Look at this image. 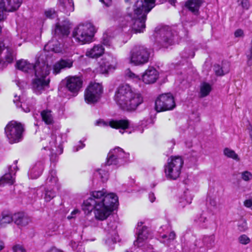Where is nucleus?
Masks as SVG:
<instances>
[{
  "instance_id": "37",
  "label": "nucleus",
  "mask_w": 252,
  "mask_h": 252,
  "mask_svg": "<svg viewBox=\"0 0 252 252\" xmlns=\"http://www.w3.org/2000/svg\"><path fill=\"white\" fill-rule=\"evenodd\" d=\"M194 221L197 225L203 228L206 227L208 220L205 214H202L200 216L195 219Z\"/></svg>"
},
{
  "instance_id": "53",
  "label": "nucleus",
  "mask_w": 252,
  "mask_h": 252,
  "mask_svg": "<svg viewBox=\"0 0 252 252\" xmlns=\"http://www.w3.org/2000/svg\"><path fill=\"white\" fill-rule=\"evenodd\" d=\"M204 242H206L207 241H209L210 246H208V247H210V246H211L212 243H214V236L206 237L204 238Z\"/></svg>"
},
{
  "instance_id": "3",
  "label": "nucleus",
  "mask_w": 252,
  "mask_h": 252,
  "mask_svg": "<svg viewBox=\"0 0 252 252\" xmlns=\"http://www.w3.org/2000/svg\"><path fill=\"white\" fill-rule=\"evenodd\" d=\"M115 100L122 109L126 111L135 110L143 102L141 94L133 92L127 84L118 87L115 93Z\"/></svg>"
},
{
  "instance_id": "62",
  "label": "nucleus",
  "mask_w": 252,
  "mask_h": 252,
  "mask_svg": "<svg viewBox=\"0 0 252 252\" xmlns=\"http://www.w3.org/2000/svg\"><path fill=\"white\" fill-rule=\"evenodd\" d=\"M4 248V244L2 241L0 240V251Z\"/></svg>"
},
{
  "instance_id": "48",
  "label": "nucleus",
  "mask_w": 252,
  "mask_h": 252,
  "mask_svg": "<svg viewBox=\"0 0 252 252\" xmlns=\"http://www.w3.org/2000/svg\"><path fill=\"white\" fill-rule=\"evenodd\" d=\"M80 213V211L78 209H75L73 210L70 214V215L67 216L68 220H71L72 219L75 218L76 216Z\"/></svg>"
},
{
  "instance_id": "45",
  "label": "nucleus",
  "mask_w": 252,
  "mask_h": 252,
  "mask_svg": "<svg viewBox=\"0 0 252 252\" xmlns=\"http://www.w3.org/2000/svg\"><path fill=\"white\" fill-rule=\"evenodd\" d=\"M45 15L47 18L53 19L57 16V14L55 11L53 9H50L45 12Z\"/></svg>"
},
{
  "instance_id": "58",
  "label": "nucleus",
  "mask_w": 252,
  "mask_h": 252,
  "mask_svg": "<svg viewBox=\"0 0 252 252\" xmlns=\"http://www.w3.org/2000/svg\"><path fill=\"white\" fill-rule=\"evenodd\" d=\"M100 1L106 6H109L111 4V0H100Z\"/></svg>"
},
{
  "instance_id": "50",
  "label": "nucleus",
  "mask_w": 252,
  "mask_h": 252,
  "mask_svg": "<svg viewBox=\"0 0 252 252\" xmlns=\"http://www.w3.org/2000/svg\"><path fill=\"white\" fill-rule=\"evenodd\" d=\"M85 146V144L83 143L81 141H79V144L73 147V151L74 152L78 151L80 149H83Z\"/></svg>"
},
{
  "instance_id": "29",
  "label": "nucleus",
  "mask_w": 252,
  "mask_h": 252,
  "mask_svg": "<svg viewBox=\"0 0 252 252\" xmlns=\"http://www.w3.org/2000/svg\"><path fill=\"white\" fill-rule=\"evenodd\" d=\"M62 9L66 14L69 13L74 10V3L72 0H59Z\"/></svg>"
},
{
  "instance_id": "61",
  "label": "nucleus",
  "mask_w": 252,
  "mask_h": 252,
  "mask_svg": "<svg viewBox=\"0 0 252 252\" xmlns=\"http://www.w3.org/2000/svg\"><path fill=\"white\" fill-rule=\"evenodd\" d=\"M47 252H63V251L59 250L56 248H52L49 250Z\"/></svg>"
},
{
  "instance_id": "41",
  "label": "nucleus",
  "mask_w": 252,
  "mask_h": 252,
  "mask_svg": "<svg viewBox=\"0 0 252 252\" xmlns=\"http://www.w3.org/2000/svg\"><path fill=\"white\" fill-rule=\"evenodd\" d=\"M239 242L242 245H247L251 242L250 238L245 234L241 235L238 238Z\"/></svg>"
},
{
  "instance_id": "8",
  "label": "nucleus",
  "mask_w": 252,
  "mask_h": 252,
  "mask_svg": "<svg viewBox=\"0 0 252 252\" xmlns=\"http://www.w3.org/2000/svg\"><path fill=\"white\" fill-rule=\"evenodd\" d=\"M129 157V153H126L119 147H116L110 150L108 154L106 164L117 167L123 164Z\"/></svg>"
},
{
  "instance_id": "49",
  "label": "nucleus",
  "mask_w": 252,
  "mask_h": 252,
  "mask_svg": "<svg viewBox=\"0 0 252 252\" xmlns=\"http://www.w3.org/2000/svg\"><path fill=\"white\" fill-rule=\"evenodd\" d=\"M179 177V174H165L167 180L172 181L177 180Z\"/></svg>"
},
{
  "instance_id": "15",
  "label": "nucleus",
  "mask_w": 252,
  "mask_h": 252,
  "mask_svg": "<svg viewBox=\"0 0 252 252\" xmlns=\"http://www.w3.org/2000/svg\"><path fill=\"white\" fill-rule=\"evenodd\" d=\"M15 58L14 50L5 47L3 42H0V64L6 65V63H11Z\"/></svg>"
},
{
  "instance_id": "21",
  "label": "nucleus",
  "mask_w": 252,
  "mask_h": 252,
  "mask_svg": "<svg viewBox=\"0 0 252 252\" xmlns=\"http://www.w3.org/2000/svg\"><path fill=\"white\" fill-rule=\"evenodd\" d=\"M73 61L70 59H61L53 65V73H59L62 69L71 68L73 65Z\"/></svg>"
},
{
  "instance_id": "39",
  "label": "nucleus",
  "mask_w": 252,
  "mask_h": 252,
  "mask_svg": "<svg viewBox=\"0 0 252 252\" xmlns=\"http://www.w3.org/2000/svg\"><path fill=\"white\" fill-rule=\"evenodd\" d=\"M223 154L227 158H231L236 160H239L238 156L235 152L233 150L228 148H226L224 149Z\"/></svg>"
},
{
  "instance_id": "25",
  "label": "nucleus",
  "mask_w": 252,
  "mask_h": 252,
  "mask_svg": "<svg viewBox=\"0 0 252 252\" xmlns=\"http://www.w3.org/2000/svg\"><path fill=\"white\" fill-rule=\"evenodd\" d=\"M104 52V48L101 44L95 45L92 48L88 49L86 52L87 57L92 58H97L101 56Z\"/></svg>"
},
{
  "instance_id": "63",
  "label": "nucleus",
  "mask_w": 252,
  "mask_h": 252,
  "mask_svg": "<svg viewBox=\"0 0 252 252\" xmlns=\"http://www.w3.org/2000/svg\"><path fill=\"white\" fill-rule=\"evenodd\" d=\"M210 204H211V205L212 206H213L214 207H215L216 206V205H217L216 202L215 201H214V200L211 201Z\"/></svg>"
},
{
  "instance_id": "17",
  "label": "nucleus",
  "mask_w": 252,
  "mask_h": 252,
  "mask_svg": "<svg viewBox=\"0 0 252 252\" xmlns=\"http://www.w3.org/2000/svg\"><path fill=\"white\" fill-rule=\"evenodd\" d=\"M184 161L180 157H175L171 158L170 161L164 166L165 173H179L182 168Z\"/></svg>"
},
{
  "instance_id": "7",
  "label": "nucleus",
  "mask_w": 252,
  "mask_h": 252,
  "mask_svg": "<svg viewBox=\"0 0 252 252\" xmlns=\"http://www.w3.org/2000/svg\"><path fill=\"white\" fill-rule=\"evenodd\" d=\"M24 131L23 126L14 121L10 122L5 127L6 136L11 144L21 141L23 139Z\"/></svg>"
},
{
  "instance_id": "4",
  "label": "nucleus",
  "mask_w": 252,
  "mask_h": 252,
  "mask_svg": "<svg viewBox=\"0 0 252 252\" xmlns=\"http://www.w3.org/2000/svg\"><path fill=\"white\" fill-rule=\"evenodd\" d=\"M126 2L132 6L133 10V12L128 13L131 18V32L135 33L143 32L146 27L147 14L151 11V8L142 9L141 6H143V3L138 0H126ZM130 8V6L128 8L129 10Z\"/></svg>"
},
{
  "instance_id": "59",
  "label": "nucleus",
  "mask_w": 252,
  "mask_h": 252,
  "mask_svg": "<svg viewBox=\"0 0 252 252\" xmlns=\"http://www.w3.org/2000/svg\"><path fill=\"white\" fill-rule=\"evenodd\" d=\"M149 198L151 202H153L156 199L155 194L153 193H150L149 194Z\"/></svg>"
},
{
  "instance_id": "24",
  "label": "nucleus",
  "mask_w": 252,
  "mask_h": 252,
  "mask_svg": "<svg viewBox=\"0 0 252 252\" xmlns=\"http://www.w3.org/2000/svg\"><path fill=\"white\" fill-rule=\"evenodd\" d=\"M13 221L19 227H24L31 221L30 219L23 213L18 212L13 214Z\"/></svg>"
},
{
  "instance_id": "5",
  "label": "nucleus",
  "mask_w": 252,
  "mask_h": 252,
  "mask_svg": "<svg viewBox=\"0 0 252 252\" xmlns=\"http://www.w3.org/2000/svg\"><path fill=\"white\" fill-rule=\"evenodd\" d=\"M95 32L94 27L91 23H81L76 27L73 31L72 36L76 41L82 44L92 41Z\"/></svg>"
},
{
  "instance_id": "64",
  "label": "nucleus",
  "mask_w": 252,
  "mask_h": 252,
  "mask_svg": "<svg viewBox=\"0 0 252 252\" xmlns=\"http://www.w3.org/2000/svg\"><path fill=\"white\" fill-rule=\"evenodd\" d=\"M176 0H169V2L172 5H174L176 2Z\"/></svg>"
},
{
  "instance_id": "30",
  "label": "nucleus",
  "mask_w": 252,
  "mask_h": 252,
  "mask_svg": "<svg viewBox=\"0 0 252 252\" xmlns=\"http://www.w3.org/2000/svg\"><path fill=\"white\" fill-rule=\"evenodd\" d=\"M13 215L8 212H4L1 214V218L0 219V227H4L6 224L13 221Z\"/></svg>"
},
{
  "instance_id": "32",
  "label": "nucleus",
  "mask_w": 252,
  "mask_h": 252,
  "mask_svg": "<svg viewBox=\"0 0 252 252\" xmlns=\"http://www.w3.org/2000/svg\"><path fill=\"white\" fill-rule=\"evenodd\" d=\"M212 90L211 85L206 82H202L200 86L199 95L201 97H204L209 95Z\"/></svg>"
},
{
  "instance_id": "13",
  "label": "nucleus",
  "mask_w": 252,
  "mask_h": 252,
  "mask_svg": "<svg viewBox=\"0 0 252 252\" xmlns=\"http://www.w3.org/2000/svg\"><path fill=\"white\" fill-rule=\"evenodd\" d=\"M135 234L137 237L136 241L134 242V245L138 247H142L145 244L150 236L147 227L143 226L142 222L137 223Z\"/></svg>"
},
{
  "instance_id": "46",
  "label": "nucleus",
  "mask_w": 252,
  "mask_h": 252,
  "mask_svg": "<svg viewBox=\"0 0 252 252\" xmlns=\"http://www.w3.org/2000/svg\"><path fill=\"white\" fill-rule=\"evenodd\" d=\"M244 205L247 208L252 209V194L244 201Z\"/></svg>"
},
{
  "instance_id": "33",
  "label": "nucleus",
  "mask_w": 252,
  "mask_h": 252,
  "mask_svg": "<svg viewBox=\"0 0 252 252\" xmlns=\"http://www.w3.org/2000/svg\"><path fill=\"white\" fill-rule=\"evenodd\" d=\"M15 174H4L0 178V187L4 186L5 184H13L15 182Z\"/></svg>"
},
{
  "instance_id": "36",
  "label": "nucleus",
  "mask_w": 252,
  "mask_h": 252,
  "mask_svg": "<svg viewBox=\"0 0 252 252\" xmlns=\"http://www.w3.org/2000/svg\"><path fill=\"white\" fill-rule=\"evenodd\" d=\"M58 226L55 223L49 224L46 229V234L47 236H53L57 233Z\"/></svg>"
},
{
  "instance_id": "34",
  "label": "nucleus",
  "mask_w": 252,
  "mask_h": 252,
  "mask_svg": "<svg viewBox=\"0 0 252 252\" xmlns=\"http://www.w3.org/2000/svg\"><path fill=\"white\" fill-rule=\"evenodd\" d=\"M43 121L47 125L52 124L53 122V117L52 111L49 110H44L41 112Z\"/></svg>"
},
{
  "instance_id": "9",
  "label": "nucleus",
  "mask_w": 252,
  "mask_h": 252,
  "mask_svg": "<svg viewBox=\"0 0 252 252\" xmlns=\"http://www.w3.org/2000/svg\"><path fill=\"white\" fill-rule=\"evenodd\" d=\"M150 52L143 46H135L130 51V62L135 65H142L149 61Z\"/></svg>"
},
{
  "instance_id": "35",
  "label": "nucleus",
  "mask_w": 252,
  "mask_h": 252,
  "mask_svg": "<svg viewBox=\"0 0 252 252\" xmlns=\"http://www.w3.org/2000/svg\"><path fill=\"white\" fill-rule=\"evenodd\" d=\"M56 188H47L45 190L44 198L47 202L50 201L56 195Z\"/></svg>"
},
{
  "instance_id": "47",
  "label": "nucleus",
  "mask_w": 252,
  "mask_h": 252,
  "mask_svg": "<svg viewBox=\"0 0 252 252\" xmlns=\"http://www.w3.org/2000/svg\"><path fill=\"white\" fill-rule=\"evenodd\" d=\"M13 252H26L25 249L23 247L20 245H17L13 247Z\"/></svg>"
},
{
  "instance_id": "18",
  "label": "nucleus",
  "mask_w": 252,
  "mask_h": 252,
  "mask_svg": "<svg viewBox=\"0 0 252 252\" xmlns=\"http://www.w3.org/2000/svg\"><path fill=\"white\" fill-rule=\"evenodd\" d=\"M116 65V58L111 54L106 55L100 63L101 71L103 73H106L111 69H114Z\"/></svg>"
},
{
  "instance_id": "19",
  "label": "nucleus",
  "mask_w": 252,
  "mask_h": 252,
  "mask_svg": "<svg viewBox=\"0 0 252 252\" xmlns=\"http://www.w3.org/2000/svg\"><path fill=\"white\" fill-rule=\"evenodd\" d=\"M82 86V81L78 77H71L66 80V87L73 96H76Z\"/></svg>"
},
{
  "instance_id": "11",
  "label": "nucleus",
  "mask_w": 252,
  "mask_h": 252,
  "mask_svg": "<svg viewBox=\"0 0 252 252\" xmlns=\"http://www.w3.org/2000/svg\"><path fill=\"white\" fill-rule=\"evenodd\" d=\"M103 92L102 86L97 83H91L84 92V98L86 103L92 104L97 102Z\"/></svg>"
},
{
  "instance_id": "14",
  "label": "nucleus",
  "mask_w": 252,
  "mask_h": 252,
  "mask_svg": "<svg viewBox=\"0 0 252 252\" xmlns=\"http://www.w3.org/2000/svg\"><path fill=\"white\" fill-rule=\"evenodd\" d=\"M158 233L159 241L166 245H169L176 238L175 232L171 230L170 226L168 225L161 226Z\"/></svg>"
},
{
  "instance_id": "20",
  "label": "nucleus",
  "mask_w": 252,
  "mask_h": 252,
  "mask_svg": "<svg viewBox=\"0 0 252 252\" xmlns=\"http://www.w3.org/2000/svg\"><path fill=\"white\" fill-rule=\"evenodd\" d=\"M158 78V72L153 67H149L142 75V81L147 84L154 83Z\"/></svg>"
},
{
  "instance_id": "6",
  "label": "nucleus",
  "mask_w": 252,
  "mask_h": 252,
  "mask_svg": "<svg viewBox=\"0 0 252 252\" xmlns=\"http://www.w3.org/2000/svg\"><path fill=\"white\" fill-rule=\"evenodd\" d=\"M175 35L176 32L166 26L157 27L154 33L156 42L164 48H167L173 44Z\"/></svg>"
},
{
  "instance_id": "31",
  "label": "nucleus",
  "mask_w": 252,
  "mask_h": 252,
  "mask_svg": "<svg viewBox=\"0 0 252 252\" xmlns=\"http://www.w3.org/2000/svg\"><path fill=\"white\" fill-rule=\"evenodd\" d=\"M58 178L56 174H50L46 179V185L48 188H55L57 190L60 188V185L58 183Z\"/></svg>"
},
{
  "instance_id": "51",
  "label": "nucleus",
  "mask_w": 252,
  "mask_h": 252,
  "mask_svg": "<svg viewBox=\"0 0 252 252\" xmlns=\"http://www.w3.org/2000/svg\"><path fill=\"white\" fill-rule=\"evenodd\" d=\"M238 1L241 2L242 6L246 9H248L250 6L249 0H238Z\"/></svg>"
},
{
  "instance_id": "42",
  "label": "nucleus",
  "mask_w": 252,
  "mask_h": 252,
  "mask_svg": "<svg viewBox=\"0 0 252 252\" xmlns=\"http://www.w3.org/2000/svg\"><path fill=\"white\" fill-rule=\"evenodd\" d=\"M126 76L129 77V78L134 79L135 81H138L141 79V77L140 76L137 75L132 72L129 69H127L126 70Z\"/></svg>"
},
{
  "instance_id": "2",
  "label": "nucleus",
  "mask_w": 252,
  "mask_h": 252,
  "mask_svg": "<svg viewBox=\"0 0 252 252\" xmlns=\"http://www.w3.org/2000/svg\"><path fill=\"white\" fill-rule=\"evenodd\" d=\"M16 67L25 72H32L34 70L35 78L32 81V87L35 93L40 94L49 87L50 80L48 76L51 66L46 62L39 59L33 65L26 60H21L16 62Z\"/></svg>"
},
{
  "instance_id": "28",
  "label": "nucleus",
  "mask_w": 252,
  "mask_h": 252,
  "mask_svg": "<svg viewBox=\"0 0 252 252\" xmlns=\"http://www.w3.org/2000/svg\"><path fill=\"white\" fill-rule=\"evenodd\" d=\"M69 33V28L67 26L57 24L55 29V35L59 38L67 36Z\"/></svg>"
},
{
  "instance_id": "60",
  "label": "nucleus",
  "mask_w": 252,
  "mask_h": 252,
  "mask_svg": "<svg viewBox=\"0 0 252 252\" xmlns=\"http://www.w3.org/2000/svg\"><path fill=\"white\" fill-rule=\"evenodd\" d=\"M28 175H29V178L30 179H37L39 177V174H28Z\"/></svg>"
},
{
  "instance_id": "10",
  "label": "nucleus",
  "mask_w": 252,
  "mask_h": 252,
  "mask_svg": "<svg viewBox=\"0 0 252 252\" xmlns=\"http://www.w3.org/2000/svg\"><path fill=\"white\" fill-rule=\"evenodd\" d=\"M175 106L174 98L171 93L161 94L155 101V109L157 112L171 110Z\"/></svg>"
},
{
  "instance_id": "44",
  "label": "nucleus",
  "mask_w": 252,
  "mask_h": 252,
  "mask_svg": "<svg viewBox=\"0 0 252 252\" xmlns=\"http://www.w3.org/2000/svg\"><path fill=\"white\" fill-rule=\"evenodd\" d=\"M17 161H15L12 165L8 167V171L7 173H16L18 170V168L17 166Z\"/></svg>"
},
{
  "instance_id": "1",
  "label": "nucleus",
  "mask_w": 252,
  "mask_h": 252,
  "mask_svg": "<svg viewBox=\"0 0 252 252\" xmlns=\"http://www.w3.org/2000/svg\"><path fill=\"white\" fill-rule=\"evenodd\" d=\"M119 204L118 197L114 193L103 189L91 191L90 197L84 200L82 209L85 213L94 212L96 220H106Z\"/></svg>"
},
{
  "instance_id": "23",
  "label": "nucleus",
  "mask_w": 252,
  "mask_h": 252,
  "mask_svg": "<svg viewBox=\"0 0 252 252\" xmlns=\"http://www.w3.org/2000/svg\"><path fill=\"white\" fill-rule=\"evenodd\" d=\"M44 49L56 53H63L65 52L63 45L58 40L52 39L45 45Z\"/></svg>"
},
{
  "instance_id": "52",
  "label": "nucleus",
  "mask_w": 252,
  "mask_h": 252,
  "mask_svg": "<svg viewBox=\"0 0 252 252\" xmlns=\"http://www.w3.org/2000/svg\"><path fill=\"white\" fill-rule=\"evenodd\" d=\"M51 138L53 140V141H50L49 142V144L50 145V149H52L53 147H56V135L53 133L51 134Z\"/></svg>"
},
{
  "instance_id": "38",
  "label": "nucleus",
  "mask_w": 252,
  "mask_h": 252,
  "mask_svg": "<svg viewBox=\"0 0 252 252\" xmlns=\"http://www.w3.org/2000/svg\"><path fill=\"white\" fill-rule=\"evenodd\" d=\"M143 3V6H141V8L143 10H147V9L151 8V10L155 6L156 0H138Z\"/></svg>"
},
{
  "instance_id": "57",
  "label": "nucleus",
  "mask_w": 252,
  "mask_h": 252,
  "mask_svg": "<svg viewBox=\"0 0 252 252\" xmlns=\"http://www.w3.org/2000/svg\"><path fill=\"white\" fill-rule=\"evenodd\" d=\"M102 43L106 46H109L111 44L110 40L108 38H103Z\"/></svg>"
},
{
  "instance_id": "26",
  "label": "nucleus",
  "mask_w": 252,
  "mask_h": 252,
  "mask_svg": "<svg viewBox=\"0 0 252 252\" xmlns=\"http://www.w3.org/2000/svg\"><path fill=\"white\" fill-rule=\"evenodd\" d=\"M229 63L227 62H223L221 65L215 64L214 66V70L217 76H222L227 73L229 71Z\"/></svg>"
},
{
  "instance_id": "12",
  "label": "nucleus",
  "mask_w": 252,
  "mask_h": 252,
  "mask_svg": "<svg viewBox=\"0 0 252 252\" xmlns=\"http://www.w3.org/2000/svg\"><path fill=\"white\" fill-rule=\"evenodd\" d=\"M117 227V223L115 221H111L108 223L105 244L108 247L109 251L113 250L114 244L119 241V236L116 231Z\"/></svg>"
},
{
  "instance_id": "27",
  "label": "nucleus",
  "mask_w": 252,
  "mask_h": 252,
  "mask_svg": "<svg viewBox=\"0 0 252 252\" xmlns=\"http://www.w3.org/2000/svg\"><path fill=\"white\" fill-rule=\"evenodd\" d=\"M192 199V196H191L190 192L189 190L185 191L183 194H182L179 198V204L181 207H184L186 205L191 203Z\"/></svg>"
},
{
  "instance_id": "56",
  "label": "nucleus",
  "mask_w": 252,
  "mask_h": 252,
  "mask_svg": "<svg viewBox=\"0 0 252 252\" xmlns=\"http://www.w3.org/2000/svg\"><path fill=\"white\" fill-rule=\"evenodd\" d=\"M243 34V31L242 30L239 29L236 31L234 35L236 37H241Z\"/></svg>"
},
{
  "instance_id": "43",
  "label": "nucleus",
  "mask_w": 252,
  "mask_h": 252,
  "mask_svg": "<svg viewBox=\"0 0 252 252\" xmlns=\"http://www.w3.org/2000/svg\"><path fill=\"white\" fill-rule=\"evenodd\" d=\"M248 228L247 223L246 221L242 220L238 223V229L241 232L245 231Z\"/></svg>"
},
{
  "instance_id": "40",
  "label": "nucleus",
  "mask_w": 252,
  "mask_h": 252,
  "mask_svg": "<svg viewBox=\"0 0 252 252\" xmlns=\"http://www.w3.org/2000/svg\"><path fill=\"white\" fill-rule=\"evenodd\" d=\"M15 98L13 100L14 103H16L17 107H20L22 109V110L25 112H29L30 111V106H27L25 102H21L20 105H19V102H17L20 99V96H18L17 95H15L14 96Z\"/></svg>"
},
{
  "instance_id": "54",
  "label": "nucleus",
  "mask_w": 252,
  "mask_h": 252,
  "mask_svg": "<svg viewBox=\"0 0 252 252\" xmlns=\"http://www.w3.org/2000/svg\"><path fill=\"white\" fill-rule=\"evenodd\" d=\"M242 178L246 181L251 180L252 178V174H241Z\"/></svg>"
},
{
  "instance_id": "16",
  "label": "nucleus",
  "mask_w": 252,
  "mask_h": 252,
  "mask_svg": "<svg viewBox=\"0 0 252 252\" xmlns=\"http://www.w3.org/2000/svg\"><path fill=\"white\" fill-rule=\"evenodd\" d=\"M95 125L102 126H110L114 128H121L120 132L124 133V129H126L129 126V122L127 120H121L119 121H111L109 122H105L102 120H99L96 121Z\"/></svg>"
},
{
  "instance_id": "55",
  "label": "nucleus",
  "mask_w": 252,
  "mask_h": 252,
  "mask_svg": "<svg viewBox=\"0 0 252 252\" xmlns=\"http://www.w3.org/2000/svg\"><path fill=\"white\" fill-rule=\"evenodd\" d=\"M16 84L20 89H24L25 86L26 85L25 82L23 81L20 82L19 81H17Z\"/></svg>"
},
{
  "instance_id": "22",
  "label": "nucleus",
  "mask_w": 252,
  "mask_h": 252,
  "mask_svg": "<svg viewBox=\"0 0 252 252\" xmlns=\"http://www.w3.org/2000/svg\"><path fill=\"white\" fill-rule=\"evenodd\" d=\"M203 3L202 0H187L184 4L185 7L195 15L199 14V9Z\"/></svg>"
}]
</instances>
